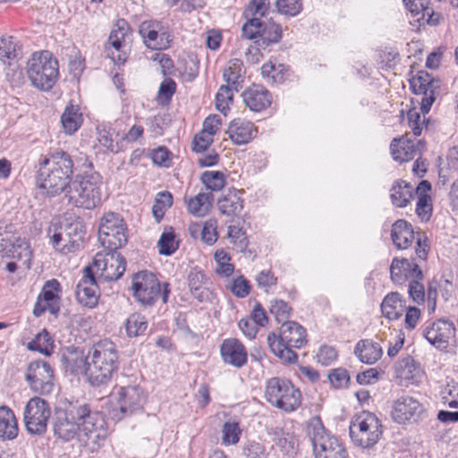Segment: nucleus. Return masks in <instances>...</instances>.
Segmentation results:
<instances>
[{"mask_svg": "<svg viewBox=\"0 0 458 458\" xmlns=\"http://www.w3.org/2000/svg\"><path fill=\"white\" fill-rule=\"evenodd\" d=\"M100 284L92 267L87 266L84 267L82 278L76 287L78 301L85 307L93 308L98 303Z\"/></svg>", "mask_w": 458, "mask_h": 458, "instance_id": "nucleus-20", "label": "nucleus"}, {"mask_svg": "<svg viewBox=\"0 0 458 458\" xmlns=\"http://www.w3.org/2000/svg\"><path fill=\"white\" fill-rule=\"evenodd\" d=\"M157 246L159 253L164 256H171L179 248V242L175 241V233L172 227H165L162 233Z\"/></svg>", "mask_w": 458, "mask_h": 458, "instance_id": "nucleus-41", "label": "nucleus"}, {"mask_svg": "<svg viewBox=\"0 0 458 458\" xmlns=\"http://www.w3.org/2000/svg\"><path fill=\"white\" fill-rule=\"evenodd\" d=\"M50 416L51 409L46 400L40 397L30 398L23 411V421L27 431L37 436L45 434Z\"/></svg>", "mask_w": 458, "mask_h": 458, "instance_id": "nucleus-13", "label": "nucleus"}, {"mask_svg": "<svg viewBox=\"0 0 458 458\" xmlns=\"http://www.w3.org/2000/svg\"><path fill=\"white\" fill-rule=\"evenodd\" d=\"M72 420L80 426V442L87 445L97 444L105 436V420L101 413L92 411L85 402L64 400L58 404Z\"/></svg>", "mask_w": 458, "mask_h": 458, "instance_id": "nucleus-2", "label": "nucleus"}, {"mask_svg": "<svg viewBox=\"0 0 458 458\" xmlns=\"http://www.w3.org/2000/svg\"><path fill=\"white\" fill-rule=\"evenodd\" d=\"M306 331L302 326L294 321H284L280 327V334H269L267 344L272 352L284 363L293 364L298 355L293 348L300 349L307 343Z\"/></svg>", "mask_w": 458, "mask_h": 458, "instance_id": "nucleus-4", "label": "nucleus"}, {"mask_svg": "<svg viewBox=\"0 0 458 458\" xmlns=\"http://www.w3.org/2000/svg\"><path fill=\"white\" fill-rule=\"evenodd\" d=\"M261 31L259 39L256 41L259 47H267L271 44L277 43L282 38V28L279 24L269 20L261 21Z\"/></svg>", "mask_w": 458, "mask_h": 458, "instance_id": "nucleus-37", "label": "nucleus"}, {"mask_svg": "<svg viewBox=\"0 0 458 458\" xmlns=\"http://www.w3.org/2000/svg\"><path fill=\"white\" fill-rule=\"evenodd\" d=\"M61 123L65 132L74 133L82 123V114L79 107L73 105L67 106L61 116Z\"/></svg>", "mask_w": 458, "mask_h": 458, "instance_id": "nucleus-38", "label": "nucleus"}, {"mask_svg": "<svg viewBox=\"0 0 458 458\" xmlns=\"http://www.w3.org/2000/svg\"><path fill=\"white\" fill-rule=\"evenodd\" d=\"M27 73L34 87L49 90L59 75L58 62L48 51L34 53L28 61Z\"/></svg>", "mask_w": 458, "mask_h": 458, "instance_id": "nucleus-7", "label": "nucleus"}, {"mask_svg": "<svg viewBox=\"0 0 458 458\" xmlns=\"http://www.w3.org/2000/svg\"><path fill=\"white\" fill-rule=\"evenodd\" d=\"M61 360L66 372L72 375H85L88 377L89 354L85 356L82 352H78L76 349L67 350Z\"/></svg>", "mask_w": 458, "mask_h": 458, "instance_id": "nucleus-30", "label": "nucleus"}, {"mask_svg": "<svg viewBox=\"0 0 458 458\" xmlns=\"http://www.w3.org/2000/svg\"><path fill=\"white\" fill-rule=\"evenodd\" d=\"M406 7L415 16L421 14V19H427L428 23L437 24V19H434V12L428 7V2H421L420 0H403ZM418 18V20H420Z\"/></svg>", "mask_w": 458, "mask_h": 458, "instance_id": "nucleus-42", "label": "nucleus"}, {"mask_svg": "<svg viewBox=\"0 0 458 458\" xmlns=\"http://www.w3.org/2000/svg\"><path fill=\"white\" fill-rule=\"evenodd\" d=\"M61 292V284L58 280L55 278L47 280L38 296L33 315H40L45 312L56 315L60 310Z\"/></svg>", "mask_w": 458, "mask_h": 458, "instance_id": "nucleus-19", "label": "nucleus"}, {"mask_svg": "<svg viewBox=\"0 0 458 458\" xmlns=\"http://www.w3.org/2000/svg\"><path fill=\"white\" fill-rule=\"evenodd\" d=\"M395 375L401 380L415 383L421 376V369L412 357L407 355L395 365Z\"/></svg>", "mask_w": 458, "mask_h": 458, "instance_id": "nucleus-33", "label": "nucleus"}, {"mask_svg": "<svg viewBox=\"0 0 458 458\" xmlns=\"http://www.w3.org/2000/svg\"><path fill=\"white\" fill-rule=\"evenodd\" d=\"M423 411L422 404L416 398L402 395L394 402L391 415L395 422L403 424L407 421H417Z\"/></svg>", "mask_w": 458, "mask_h": 458, "instance_id": "nucleus-21", "label": "nucleus"}, {"mask_svg": "<svg viewBox=\"0 0 458 458\" xmlns=\"http://www.w3.org/2000/svg\"><path fill=\"white\" fill-rule=\"evenodd\" d=\"M98 140L99 143L106 148L109 151L113 153H118L121 150L118 143L114 144L113 136L115 134V131L110 127H98Z\"/></svg>", "mask_w": 458, "mask_h": 458, "instance_id": "nucleus-48", "label": "nucleus"}, {"mask_svg": "<svg viewBox=\"0 0 458 458\" xmlns=\"http://www.w3.org/2000/svg\"><path fill=\"white\" fill-rule=\"evenodd\" d=\"M102 176L95 171L76 175L65 192L68 201L77 208L92 209L101 201Z\"/></svg>", "mask_w": 458, "mask_h": 458, "instance_id": "nucleus-5", "label": "nucleus"}, {"mask_svg": "<svg viewBox=\"0 0 458 458\" xmlns=\"http://www.w3.org/2000/svg\"><path fill=\"white\" fill-rule=\"evenodd\" d=\"M97 279L102 284L118 280L126 268V259L117 250H106L98 252L91 265Z\"/></svg>", "mask_w": 458, "mask_h": 458, "instance_id": "nucleus-12", "label": "nucleus"}, {"mask_svg": "<svg viewBox=\"0 0 458 458\" xmlns=\"http://www.w3.org/2000/svg\"><path fill=\"white\" fill-rule=\"evenodd\" d=\"M412 186L403 180H397L390 189V199L397 208H404L412 199Z\"/></svg>", "mask_w": 458, "mask_h": 458, "instance_id": "nucleus-35", "label": "nucleus"}, {"mask_svg": "<svg viewBox=\"0 0 458 458\" xmlns=\"http://www.w3.org/2000/svg\"><path fill=\"white\" fill-rule=\"evenodd\" d=\"M239 426L236 422H225L223 426V443L234 445L239 441Z\"/></svg>", "mask_w": 458, "mask_h": 458, "instance_id": "nucleus-60", "label": "nucleus"}, {"mask_svg": "<svg viewBox=\"0 0 458 458\" xmlns=\"http://www.w3.org/2000/svg\"><path fill=\"white\" fill-rule=\"evenodd\" d=\"M306 432L312 444L315 458H348L346 449L336 437L326 431L318 417L310 420Z\"/></svg>", "mask_w": 458, "mask_h": 458, "instance_id": "nucleus-6", "label": "nucleus"}, {"mask_svg": "<svg viewBox=\"0 0 458 458\" xmlns=\"http://www.w3.org/2000/svg\"><path fill=\"white\" fill-rule=\"evenodd\" d=\"M261 21L259 17L248 20L242 28V36L248 39H254L260 37Z\"/></svg>", "mask_w": 458, "mask_h": 458, "instance_id": "nucleus-56", "label": "nucleus"}, {"mask_svg": "<svg viewBox=\"0 0 458 458\" xmlns=\"http://www.w3.org/2000/svg\"><path fill=\"white\" fill-rule=\"evenodd\" d=\"M147 396L143 389L138 386H121L118 391V405L121 415L118 420L140 411L146 403Z\"/></svg>", "mask_w": 458, "mask_h": 458, "instance_id": "nucleus-18", "label": "nucleus"}, {"mask_svg": "<svg viewBox=\"0 0 458 458\" xmlns=\"http://www.w3.org/2000/svg\"><path fill=\"white\" fill-rule=\"evenodd\" d=\"M25 380L34 393L49 394L54 388V371L47 362L34 360L27 368Z\"/></svg>", "mask_w": 458, "mask_h": 458, "instance_id": "nucleus-15", "label": "nucleus"}, {"mask_svg": "<svg viewBox=\"0 0 458 458\" xmlns=\"http://www.w3.org/2000/svg\"><path fill=\"white\" fill-rule=\"evenodd\" d=\"M265 396L273 406L290 412L301 404V394L287 379L272 377L267 382Z\"/></svg>", "mask_w": 458, "mask_h": 458, "instance_id": "nucleus-8", "label": "nucleus"}, {"mask_svg": "<svg viewBox=\"0 0 458 458\" xmlns=\"http://www.w3.org/2000/svg\"><path fill=\"white\" fill-rule=\"evenodd\" d=\"M409 127L415 136H420L422 131V125L425 123V117L421 120L420 114L415 109H410L407 113Z\"/></svg>", "mask_w": 458, "mask_h": 458, "instance_id": "nucleus-62", "label": "nucleus"}, {"mask_svg": "<svg viewBox=\"0 0 458 458\" xmlns=\"http://www.w3.org/2000/svg\"><path fill=\"white\" fill-rule=\"evenodd\" d=\"M391 279L395 284H403L409 279H423L420 267L407 259L394 258L390 266Z\"/></svg>", "mask_w": 458, "mask_h": 458, "instance_id": "nucleus-24", "label": "nucleus"}, {"mask_svg": "<svg viewBox=\"0 0 458 458\" xmlns=\"http://www.w3.org/2000/svg\"><path fill=\"white\" fill-rule=\"evenodd\" d=\"M173 205V195L167 191H160L155 198L152 206V214L157 222L163 218L165 212Z\"/></svg>", "mask_w": 458, "mask_h": 458, "instance_id": "nucleus-44", "label": "nucleus"}, {"mask_svg": "<svg viewBox=\"0 0 458 458\" xmlns=\"http://www.w3.org/2000/svg\"><path fill=\"white\" fill-rule=\"evenodd\" d=\"M52 425L54 435L59 439L68 442L78 437L80 440V433H81L80 426L72 420L59 405L55 409Z\"/></svg>", "mask_w": 458, "mask_h": 458, "instance_id": "nucleus-22", "label": "nucleus"}, {"mask_svg": "<svg viewBox=\"0 0 458 458\" xmlns=\"http://www.w3.org/2000/svg\"><path fill=\"white\" fill-rule=\"evenodd\" d=\"M242 194V191L234 188L229 189L226 194L221 197L217 201L219 211L227 216H238L243 208Z\"/></svg>", "mask_w": 458, "mask_h": 458, "instance_id": "nucleus-32", "label": "nucleus"}, {"mask_svg": "<svg viewBox=\"0 0 458 458\" xmlns=\"http://www.w3.org/2000/svg\"><path fill=\"white\" fill-rule=\"evenodd\" d=\"M18 435V425L13 411L6 407H0V438L13 440Z\"/></svg>", "mask_w": 458, "mask_h": 458, "instance_id": "nucleus-34", "label": "nucleus"}, {"mask_svg": "<svg viewBox=\"0 0 458 458\" xmlns=\"http://www.w3.org/2000/svg\"><path fill=\"white\" fill-rule=\"evenodd\" d=\"M382 425L372 412L363 411L357 415L350 425V437L360 447L369 448L378 442L382 435Z\"/></svg>", "mask_w": 458, "mask_h": 458, "instance_id": "nucleus-9", "label": "nucleus"}, {"mask_svg": "<svg viewBox=\"0 0 458 458\" xmlns=\"http://www.w3.org/2000/svg\"><path fill=\"white\" fill-rule=\"evenodd\" d=\"M318 360L324 366L331 364L337 357V352L335 348L327 345L320 347L318 354Z\"/></svg>", "mask_w": 458, "mask_h": 458, "instance_id": "nucleus-64", "label": "nucleus"}, {"mask_svg": "<svg viewBox=\"0 0 458 458\" xmlns=\"http://www.w3.org/2000/svg\"><path fill=\"white\" fill-rule=\"evenodd\" d=\"M391 238L397 249H408L412 242L415 240V233L412 225L403 219L395 221L392 225ZM416 243V255L419 259L425 260L428 257V245L427 244V238L422 241L420 233H417Z\"/></svg>", "mask_w": 458, "mask_h": 458, "instance_id": "nucleus-14", "label": "nucleus"}, {"mask_svg": "<svg viewBox=\"0 0 458 458\" xmlns=\"http://www.w3.org/2000/svg\"><path fill=\"white\" fill-rule=\"evenodd\" d=\"M403 308L401 295L396 292L387 294L381 304L383 315H403Z\"/></svg>", "mask_w": 458, "mask_h": 458, "instance_id": "nucleus-43", "label": "nucleus"}, {"mask_svg": "<svg viewBox=\"0 0 458 458\" xmlns=\"http://www.w3.org/2000/svg\"><path fill=\"white\" fill-rule=\"evenodd\" d=\"M88 381L91 386L106 385L118 367L115 344L109 340L99 341L89 351Z\"/></svg>", "mask_w": 458, "mask_h": 458, "instance_id": "nucleus-3", "label": "nucleus"}, {"mask_svg": "<svg viewBox=\"0 0 458 458\" xmlns=\"http://www.w3.org/2000/svg\"><path fill=\"white\" fill-rule=\"evenodd\" d=\"M424 146L423 141L420 140L414 141L401 138L394 139L390 148L393 158L403 163L413 159L416 156H420Z\"/></svg>", "mask_w": 458, "mask_h": 458, "instance_id": "nucleus-26", "label": "nucleus"}, {"mask_svg": "<svg viewBox=\"0 0 458 458\" xmlns=\"http://www.w3.org/2000/svg\"><path fill=\"white\" fill-rule=\"evenodd\" d=\"M231 140L236 145L247 144L257 133L254 124L242 118L233 119L226 131Z\"/></svg>", "mask_w": 458, "mask_h": 458, "instance_id": "nucleus-29", "label": "nucleus"}, {"mask_svg": "<svg viewBox=\"0 0 458 458\" xmlns=\"http://www.w3.org/2000/svg\"><path fill=\"white\" fill-rule=\"evenodd\" d=\"M176 90V83L171 78L165 79L158 89L157 98L161 101H165V103H169L172 99V97L175 93Z\"/></svg>", "mask_w": 458, "mask_h": 458, "instance_id": "nucleus-58", "label": "nucleus"}, {"mask_svg": "<svg viewBox=\"0 0 458 458\" xmlns=\"http://www.w3.org/2000/svg\"><path fill=\"white\" fill-rule=\"evenodd\" d=\"M188 284L191 293L199 301L208 298L210 293L206 286L208 278L203 271L192 268L188 275Z\"/></svg>", "mask_w": 458, "mask_h": 458, "instance_id": "nucleus-36", "label": "nucleus"}, {"mask_svg": "<svg viewBox=\"0 0 458 458\" xmlns=\"http://www.w3.org/2000/svg\"><path fill=\"white\" fill-rule=\"evenodd\" d=\"M276 436V445L284 455L293 457L296 454L298 441L293 433L285 432L283 429L275 431Z\"/></svg>", "mask_w": 458, "mask_h": 458, "instance_id": "nucleus-40", "label": "nucleus"}, {"mask_svg": "<svg viewBox=\"0 0 458 458\" xmlns=\"http://www.w3.org/2000/svg\"><path fill=\"white\" fill-rule=\"evenodd\" d=\"M168 286V284H164L161 287L156 276L148 271L139 272L132 278L134 296L144 306H152L159 297L165 303L170 293Z\"/></svg>", "mask_w": 458, "mask_h": 458, "instance_id": "nucleus-10", "label": "nucleus"}, {"mask_svg": "<svg viewBox=\"0 0 458 458\" xmlns=\"http://www.w3.org/2000/svg\"><path fill=\"white\" fill-rule=\"evenodd\" d=\"M13 257L21 260L27 267L30 266L32 251L29 242L25 238H17L13 244Z\"/></svg>", "mask_w": 458, "mask_h": 458, "instance_id": "nucleus-46", "label": "nucleus"}, {"mask_svg": "<svg viewBox=\"0 0 458 458\" xmlns=\"http://www.w3.org/2000/svg\"><path fill=\"white\" fill-rule=\"evenodd\" d=\"M328 378L332 386L335 388L347 387L351 380L349 372L342 368L333 369L328 374Z\"/></svg>", "mask_w": 458, "mask_h": 458, "instance_id": "nucleus-54", "label": "nucleus"}, {"mask_svg": "<svg viewBox=\"0 0 458 458\" xmlns=\"http://www.w3.org/2000/svg\"><path fill=\"white\" fill-rule=\"evenodd\" d=\"M245 105L253 112H260L272 103L270 92L261 85L253 84L242 92Z\"/></svg>", "mask_w": 458, "mask_h": 458, "instance_id": "nucleus-27", "label": "nucleus"}, {"mask_svg": "<svg viewBox=\"0 0 458 458\" xmlns=\"http://www.w3.org/2000/svg\"><path fill=\"white\" fill-rule=\"evenodd\" d=\"M18 56V44L12 36L0 38V60L5 63L7 60Z\"/></svg>", "mask_w": 458, "mask_h": 458, "instance_id": "nucleus-47", "label": "nucleus"}, {"mask_svg": "<svg viewBox=\"0 0 458 458\" xmlns=\"http://www.w3.org/2000/svg\"><path fill=\"white\" fill-rule=\"evenodd\" d=\"M276 6L280 13L295 16L301 10L300 0H276Z\"/></svg>", "mask_w": 458, "mask_h": 458, "instance_id": "nucleus-57", "label": "nucleus"}, {"mask_svg": "<svg viewBox=\"0 0 458 458\" xmlns=\"http://www.w3.org/2000/svg\"><path fill=\"white\" fill-rule=\"evenodd\" d=\"M423 279L413 278L409 284V294L414 302L420 304L425 301V288L421 281Z\"/></svg>", "mask_w": 458, "mask_h": 458, "instance_id": "nucleus-59", "label": "nucleus"}, {"mask_svg": "<svg viewBox=\"0 0 458 458\" xmlns=\"http://www.w3.org/2000/svg\"><path fill=\"white\" fill-rule=\"evenodd\" d=\"M200 180L206 188L212 191H218L225 185V176L220 171H205Z\"/></svg>", "mask_w": 458, "mask_h": 458, "instance_id": "nucleus-45", "label": "nucleus"}, {"mask_svg": "<svg viewBox=\"0 0 458 458\" xmlns=\"http://www.w3.org/2000/svg\"><path fill=\"white\" fill-rule=\"evenodd\" d=\"M220 353L224 362L234 368H242L247 363V350L236 338L224 340L220 345Z\"/></svg>", "mask_w": 458, "mask_h": 458, "instance_id": "nucleus-25", "label": "nucleus"}, {"mask_svg": "<svg viewBox=\"0 0 458 458\" xmlns=\"http://www.w3.org/2000/svg\"><path fill=\"white\" fill-rule=\"evenodd\" d=\"M72 174L73 161L71 156L57 149L47 154L39 163L37 182L40 189L54 197L66 192L72 182Z\"/></svg>", "mask_w": 458, "mask_h": 458, "instance_id": "nucleus-1", "label": "nucleus"}, {"mask_svg": "<svg viewBox=\"0 0 458 458\" xmlns=\"http://www.w3.org/2000/svg\"><path fill=\"white\" fill-rule=\"evenodd\" d=\"M227 235L238 251L242 252L247 249L249 244L248 238L246 233L242 228L230 225Z\"/></svg>", "mask_w": 458, "mask_h": 458, "instance_id": "nucleus-50", "label": "nucleus"}, {"mask_svg": "<svg viewBox=\"0 0 458 458\" xmlns=\"http://www.w3.org/2000/svg\"><path fill=\"white\" fill-rule=\"evenodd\" d=\"M62 226L64 229V236L66 237V243H64L61 248L62 252L69 253L78 250L82 244L86 234L83 223L78 219H74Z\"/></svg>", "mask_w": 458, "mask_h": 458, "instance_id": "nucleus-28", "label": "nucleus"}, {"mask_svg": "<svg viewBox=\"0 0 458 458\" xmlns=\"http://www.w3.org/2000/svg\"><path fill=\"white\" fill-rule=\"evenodd\" d=\"M145 46L153 50L168 49L173 41V35L167 26L159 21H144L139 27Z\"/></svg>", "mask_w": 458, "mask_h": 458, "instance_id": "nucleus-16", "label": "nucleus"}, {"mask_svg": "<svg viewBox=\"0 0 458 458\" xmlns=\"http://www.w3.org/2000/svg\"><path fill=\"white\" fill-rule=\"evenodd\" d=\"M240 61L235 59L233 63V65L225 69L223 77L228 85L233 88L236 91H238L239 87V79L241 77V68H240Z\"/></svg>", "mask_w": 458, "mask_h": 458, "instance_id": "nucleus-53", "label": "nucleus"}, {"mask_svg": "<svg viewBox=\"0 0 458 458\" xmlns=\"http://www.w3.org/2000/svg\"><path fill=\"white\" fill-rule=\"evenodd\" d=\"M98 240L104 249L118 250L128 242L127 226L120 214H105L98 226Z\"/></svg>", "mask_w": 458, "mask_h": 458, "instance_id": "nucleus-11", "label": "nucleus"}, {"mask_svg": "<svg viewBox=\"0 0 458 458\" xmlns=\"http://www.w3.org/2000/svg\"><path fill=\"white\" fill-rule=\"evenodd\" d=\"M148 327L145 317H128L125 330L129 337H136L142 335Z\"/></svg>", "mask_w": 458, "mask_h": 458, "instance_id": "nucleus-49", "label": "nucleus"}, {"mask_svg": "<svg viewBox=\"0 0 458 458\" xmlns=\"http://www.w3.org/2000/svg\"><path fill=\"white\" fill-rule=\"evenodd\" d=\"M213 199L214 195L211 192H200L189 199L187 203L188 210L194 216H203L211 208Z\"/></svg>", "mask_w": 458, "mask_h": 458, "instance_id": "nucleus-39", "label": "nucleus"}, {"mask_svg": "<svg viewBox=\"0 0 458 458\" xmlns=\"http://www.w3.org/2000/svg\"><path fill=\"white\" fill-rule=\"evenodd\" d=\"M410 87L416 95H423L420 104V110L425 115L431 108L436 100V93L440 88V81L433 78L426 71H419L410 80Z\"/></svg>", "mask_w": 458, "mask_h": 458, "instance_id": "nucleus-17", "label": "nucleus"}, {"mask_svg": "<svg viewBox=\"0 0 458 458\" xmlns=\"http://www.w3.org/2000/svg\"><path fill=\"white\" fill-rule=\"evenodd\" d=\"M454 324L441 318L426 326L424 336L432 345L442 349L446 347L448 340L454 335Z\"/></svg>", "mask_w": 458, "mask_h": 458, "instance_id": "nucleus-23", "label": "nucleus"}, {"mask_svg": "<svg viewBox=\"0 0 458 458\" xmlns=\"http://www.w3.org/2000/svg\"><path fill=\"white\" fill-rule=\"evenodd\" d=\"M51 341V337L47 330H43L41 333H38L36 338L28 344V348L32 351H38L41 353L46 355H49V351L47 349V344Z\"/></svg>", "mask_w": 458, "mask_h": 458, "instance_id": "nucleus-55", "label": "nucleus"}, {"mask_svg": "<svg viewBox=\"0 0 458 458\" xmlns=\"http://www.w3.org/2000/svg\"><path fill=\"white\" fill-rule=\"evenodd\" d=\"M257 317H243L238 323L239 328L249 339L256 337L257 330Z\"/></svg>", "mask_w": 458, "mask_h": 458, "instance_id": "nucleus-61", "label": "nucleus"}, {"mask_svg": "<svg viewBox=\"0 0 458 458\" xmlns=\"http://www.w3.org/2000/svg\"><path fill=\"white\" fill-rule=\"evenodd\" d=\"M354 354L360 361L371 365L381 358L383 350L378 343L371 339H362L356 344Z\"/></svg>", "mask_w": 458, "mask_h": 458, "instance_id": "nucleus-31", "label": "nucleus"}, {"mask_svg": "<svg viewBox=\"0 0 458 458\" xmlns=\"http://www.w3.org/2000/svg\"><path fill=\"white\" fill-rule=\"evenodd\" d=\"M416 214L421 221H428L432 215V199L428 194H420L416 205Z\"/></svg>", "mask_w": 458, "mask_h": 458, "instance_id": "nucleus-52", "label": "nucleus"}, {"mask_svg": "<svg viewBox=\"0 0 458 458\" xmlns=\"http://www.w3.org/2000/svg\"><path fill=\"white\" fill-rule=\"evenodd\" d=\"M233 89L229 85H222L216 95V109L224 114H225V110L228 109L229 103L233 102Z\"/></svg>", "mask_w": 458, "mask_h": 458, "instance_id": "nucleus-51", "label": "nucleus"}, {"mask_svg": "<svg viewBox=\"0 0 458 458\" xmlns=\"http://www.w3.org/2000/svg\"><path fill=\"white\" fill-rule=\"evenodd\" d=\"M212 142L213 136L204 132V131H201L199 135L194 137L192 150L197 153L204 152Z\"/></svg>", "mask_w": 458, "mask_h": 458, "instance_id": "nucleus-63", "label": "nucleus"}]
</instances>
